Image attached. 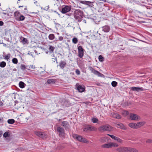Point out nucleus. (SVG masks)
<instances>
[{
	"mask_svg": "<svg viewBox=\"0 0 152 152\" xmlns=\"http://www.w3.org/2000/svg\"><path fill=\"white\" fill-rule=\"evenodd\" d=\"M71 8L70 5H63L62 6L61 12L63 14H65L70 11Z\"/></svg>",
	"mask_w": 152,
	"mask_h": 152,
	"instance_id": "obj_8",
	"label": "nucleus"
},
{
	"mask_svg": "<svg viewBox=\"0 0 152 152\" xmlns=\"http://www.w3.org/2000/svg\"><path fill=\"white\" fill-rule=\"evenodd\" d=\"M102 147L104 148H110L111 147V142L107 144H105L102 145Z\"/></svg>",
	"mask_w": 152,
	"mask_h": 152,
	"instance_id": "obj_23",
	"label": "nucleus"
},
{
	"mask_svg": "<svg viewBox=\"0 0 152 152\" xmlns=\"http://www.w3.org/2000/svg\"><path fill=\"white\" fill-rule=\"evenodd\" d=\"M74 15L75 19L78 22H80L83 16V12L80 10H76L74 12Z\"/></svg>",
	"mask_w": 152,
	"mask_h": 152,
	"instance_id": "obj_1",
	"label": "nucleus"
},
{
	"mask_svg": "<svg viewBox=\"0 0 152 152\" xmlns=\"http://www.w3.org/2000/svg\"><path fill=\"white\" fill-rule=\"evenodd\" d=\"M3 121V118H0V122L2 121Z\"/></svg>",
	"mask_w": 152,
	"mask_h": 152,
	"instance_id": "obj_54",
	"label": "nucleus"
},
{
	"mask_svg": "<svg viewBox=\"0 0 152 152\" xmlns=\"http://www.w3.org/2000/svg\"><path fill=\"white\" fill-rule=\"evenodd\" d=\"M35 68L34 66L33 65H29L27 66V69L29 70H32Z\"/></svg>",
	"mask_w": 152,
	"mask_h": 152,
	"instance_id": "obj_28",
	"label": "nucleus"
},
{
	"mask_svg": "<svg viewBox=\"0 0 152 152\" xmlns=\"http://www.w3.org/2000/svg\"><path fill=\"white\" fill-rule=\"evenodd\" d=\"M131 90L133 91H136L137 92L139 91H143L145 90L143 88H139V87H132L131 88Z\"/></svg>",
	"mask_w": 152,
	"mask_h": 152,
	"instance_id": "obj_14",
	"label": "nucleus"
},
{
	"mask_svg": "<svg viewBox=\"0 0 152 152\" xmlns=\"http://www.w3.org/2000/svg\"><path fill=\"white\" fill-rule=\"evenodd\" d=\"M96 128L94 126L89 125H86L83 129V131L86 132H88L89 131H96Z\"/></svg>",
	"mask_w": 152,
	"mask_h": 152,
	"instance_id": "obj_5",
	"label": "nucleus"
},
{
	"mask_svg": "<svg viewBox=\"0 0 152 152\" xmlns=\"http://www.w3.org/2000/svg\"><path fill=\"white\" fill-rule=\"evenodd\" d=\"M77 49L78 57L80 58H82L84 56V49H83L82 46L81 45L78 46Z\"/></svg>",
	"mask_w": 152,
	"mask_h": 152,
	"instance_id": "obj_9",
	"label": "nucleus"
},
{
	"mask_svg": "<svg viewBox=\"0 0 152 152\" xmlns=\"http://www.w3.org/2000/svg\"><path fill=\"white\" fill-rule=\"evenodd\" d=\"M102 28L103 31L106 32H109L110 29V27L108 26H103Z\"/></svg>",
	"mask_w": 152,
	"mask_h": 152,
	"instance_id": "obj_21",
	"label": "nucleus"
},
{
	"mask_svg": "<svg viewBox=\"0 0 152 152\" xmlns=\"http://www.w3.org/2000/svg\"><path fill=\"white\" fill-rule=\"evenodd\" d=\"M15 121L13 119H8L7 121V122L10 124H14L15 122Z\"/></svg>",
	"mask_w": 152,
	"mask_h": 152,
	"instance_id": "obj_33",
	"label": "nucleus"
},
{
	"mask_svg": "<svg viewBox=\"0 0 152 152\" xmlns=\"http://www.w3.org/2000/svg\"><path fill=\"white\" fill-rule=\"evenodd\" d=\"M130 118L132 120L138 121L140 119V117L136 114L131 113L130 115Z\"/></svg>",
	"mask_w": 152,
	"mask_h": 152,
	"instance_id": "obj_10",
	"label": "nucleus"
},
{
	"mask_svg": "<svg viewBox=\"0 0 152 152\" xmlns=\"http://www.w3.org/2000/svg\"><path fill=\"white\" fill-rule=\"evenodd\" d=\"M107 135L113 139L114 140H116L118 142H120L121 143L123 142V140L121 139L120 138L116 137L115 136H114L113 135L109 134H108Z\"/></svg>",
	"mask_w": 152,
	"mask_h": 152,
	"instance_id": "obj_12",
	"label": "nucleus"
},
{
	"mask_svg": "<svg viewBox=\"0 0 152 152\" xmlns=\"http://www.w3.org/2000/svg\"><path fill=\"white\" fill-rule=\"evenodd\" d=\"M72 41L73 43L76 44L78 42V40L76 38L74 37L72 39Z\"/></svg>",
	"mask_w": 152,
	"mask_h": 152,
	"instance_id": "obj_43",
	"label": "nucleus"
},
{
	"mask_svg": "<svg viewBox=\"0 0 152 152\" xmlns=\"http://www.w3.org/2000/svg\"><path fill=\"white\" fill-rule=\"evenodd\" d=\"M146 142L147 143H152V140L151 139H148L146 141Z\"/></svg>",
	"mask_w": 152,
	"mask_h": 152,
	"instance_id": "obj_45",
	"label": "nucleus"
},
{
	"mask_svg": "<svg viewBox=\"0 0 152 152\" xmlns=\"http://www.w3.org/2000/svg\"><path fill=\"white\" fill-rule=\"evenodd\" d=\"M10 54L9 53L5 56L4 58L6 60H8L10 58Z\"/></svg>",
	"mask_w": 152,
	"mask_h": 152,
	"instance_id": "obj_37",
	"label": "nucleus"
},
{
	"mask_svg": "<svg viewBox=\"0 0 152 152\" xmlns=\"http://www.w3.org/2000/svg\"><path fill=\"white\" fill-rule=\"evenodd\" d=\"M56 81V80L49 79L47 81V83H48L50 84H53Z\"/></svg>",
	"mask_w": 152,
	"mask_h": 152,
	"instance_id": "obj_27",
	"label": "nucleus"
},
{
	"mask_svg": "<svg viewBox=\"0 0 152 152\" xmlns=\"http://www.w3.org/2000/svg\"><path fill=\"white\" fill-rule=\"evenodd\" d=\"M117 83L115 81H113L111 83L112 86L114 87H116L117 85Z\"/></svg>",
	"mask_w": 152,
	"mask_h": 152,
	"instance_id": "obj_42",
	"label": "nucleus"
},
{
	"mask_svg": "<svg viewBox=\"0 0 152 152\" xmlns=\"http://www.w3.org/2000/svg\"><path fill=\"white\" fill-rule=\"evenodd\" d=\"M116 126L121 129L123 130H125L126 129V128L125 126L122 123H120L118 124H117L116 125Z\"/></svg>",
	"mask_w": 152,
	"mask_h": 152,
	"instance_id": "obj_19",
	"label": "nucleus"
},
{
	"mask_svg": "<svg viewBox=\"0 0 152 152\" xmlns=\"http://www.w3.org/2000/svg\"><path fill=\"white\" fill-rule=\"evenodd\" d=\"M127 152H138V151L135 148L127 147Z\"/></svg>",
	"mask_w": 152,
	"mask_h": 152,
	"instance_id": "obj_18",
	"label": "nucleus"
},
{
	"mask_svg": "<svg viewBox=\"0 0 152 152\" xmlns=\"http://www.w3.org/2000/svg\"><path fill=\"white\" fill-rule=\"evenodd\" d=\"M20 68L22 69H25L26 68L25 66L23 64L21 65Z\"/></svg>",
	"mask_w": 152,
	"mask_h": 152,
	"instance_id": "obj_47",
	"label": "nucleus"
},
{
	"mask_svg": "<svg viewBox=\"0 0 152 152\" xmlns=\"http://www.w3.org/2000/svg\"><path fill=\"white\" fill-rule=\"evenodd\" d=\"M89 68L90 70L91 71V72L93 73L94 71L95 70L93 68L91 67H90Z\"/></svg>",
	"mask_w": 152,
	"mask_h": 152,
	"instance_id": "obj_48",
	"label": "nucleus"
},
{
	"mask_svg": "<svg viewBox=\"0 0 152 152\" xmlns=\"http://www.w3.org/2000/svg\"><path fill=\"white\" fill-rule=\"evenodd\" d=\"M2 131H0V137H1L2 135Z\"/></svg>",
	"mask_w": 152,
	"mask_h": 152,
	"instance_id": "obj_53",
	"label": "nucleus"
},
{
	"mask_svg": "<svg viewBox=\"0 0 152 152\" xmlns=\"http://www.w3.org/2000/svg\"><path fill=\"white\" fill-rule=\"evenodd\" d=\"M19 85L20 87L22 88H24L26 86L25 84L22 81H20L19 83Z\"/></svg>",
	"mask_w": 152,
	"mask_h": 152,
	"instance_id": "obj_26",
	"label": "nucleus"
},
{
	"mask_svg": "<svg viewBox=\"0 0 152 152\" xmlns=\"http://www.w3.org/2000/svg\"><path fill=\"white\" fill-rule=\"evenodd\" d=\"M14 17L16 20L19 21L23 20L25 18L24 16L21 15L20 12L18 11H15L14 13Z\"/></svg>",
	"mask_w": 152,
	"mask_h": 152,
	"instance_id": "obj_3",
	"label": "nucleus"
},
{
	"mask_svg": "<svg viewBox=\"0 0 152 152\" xmlns=\"http://www.w3.org/2000/svg\"><path fill=\"white\" fill-rule=\"evenodd\" d=\"M26 119H27V120H28V119H27V118H26Z\"/></svg>",
	"mask_w": 152,
	"mask_h": 152,
	"instance_id": "obj_55",
	"label": "nucleus"
},
{
	"mask_svg": "<svg viewBox=\"0 0 152 152\" xmlns=\"http://www.w3.org/2000/svg\"><path fill=\"white\" fill-rule=\"evenodd\" d=\"M59 39L60 41H61L63 39V37H59Z\"/></svg>",
	"mask_w": 152,
	"mask_h": 152,
	"instance_id": "obj_51",
	"label": "nucleus"
},
{
	"mask_svg": "<svg viewBox=\"0 0 152 152\" xmlns=\"http://www.w3.org/2000/svg\"><path fill=\"white\" fill-rule=\"evenodd\" d=\"M72 137L75 139H77L78 141L85 143H88V141L86 138H83L81 136L76 134L72 135Z\"/></svg>",
	"mask_w": 152,
	"mask_h": 152,
	"instance_id": "obj_4",
	"label": "nucleus"
},
{
	"mask_svg": "<svg viewBox=\"0 0 152 152\" xmlns=\"http://www.w3.org/2000/svg\"><path fill=\"white\" fill-rule=\"evenodd\" d=\"M111 147H117L118 146V144L115 142H111Z\"/></svg>",
	"mask_w": 152,
	"mask_h": 152,
	"instance_id": "obj_38",
	"label": "nucleus"
},
{
	"mask_svg": "<svg viewBox=\"0 0 152 152\" xmlns=\"http://www.w3.org/2000/svg\"><path fill=\"white\" fill-rule=\"evenodd\" d=\"M75 72L77 75H79L80 74V72L78 69H76L75 70Z\"/></svg>",
	"mask_w": 152,
	"mask_h": 152,
	"instance_id": "obj_46",
	"label": "nucleus"
},
{
	"mask_svg": "<svg viewBox=\"0 0 152 152\" xmlns=\"http://www.w3.org/2000/svg\"><path fill=\"white\" fill-rule=\"evenodd\" d=\"M3 105V103L1 101H0V106H2Z\"/></svg>",
	"mask_w": 152,
	"mask_h": 152,
	"instance_id": "obj_52",
	"label": "nucleus"
},
{
	"mask_svg": "<svg viewBox=\"0 0 152 152\" xmlns=\"http://www.w3.org/2000/svg\"><path fill=\"white\" fill-rule=\"evenodd\" d=\"M80 3H81L85 4V3L86 2V1H80Z\"/></svg>",
	"mask_w": 152,
	"mask_h": 152,
	"instance_id": "obj_49",
	"label": "nucleus"
},
{
	"mask_svg": "<svg viewBox=\"0 0 152 152\" xmlns=\"http://www.w3.org/2000/svg\"><path fill=\"white\" fill-rule=\"evenodd\" d=\"M26 119H27V120H28V119H27V118H26Z\"/></svg>",
	"mask_w": 152,
	"mask_h": 152,
	"instance_id": "obj_56",
	"label": "nucleus"
},
{
	"mask_svg": "<svg viewBox=\"0 0 152 152\" xmlns=\"http://www.w3.org/2000/svg\"><path fill=\"white\" fill-rule=\"evenodd\" d=\"M91 121L93 123H97L98 121V119L95 118H92L91 119Z\"/></svg>",
	"mask_w": 152,
	"mask_h": 152,
	"instance_id": "obj_32",
	"label": "nucleus"
},
{
	"mask_svg": "<svg viewBox=\"0 0 152 152\" xmlns=\"http://www.w3.org/2000/svg\"><path fill=\"white\" fill-rule=\"evenodd\" d=\"M55 38L54 35L53 34H50L48 36V38L51 40H53Z\"/></svg>",
	"mask_w": 152,
	"mask_h": 152,
	"instance_id": "obj_31",
	"label": "nucleus"
},
{
	"mask_svg": "<svg viewBox=\"0 0 152 152\" xmlns=\"http://www.w3.org/2000/svg\"><path fill=\"white\" fill-rule=\"evenodd\" d=\"M145 124L144 121L140 122L136 124L137 129L140 128L142 126L144 125Z\"/></svg>",
	"mask_w": 152,
	"mask_h": 152,
	"instance_id": "obj_20",
	"label": "nucleus"
},
{
	"mask_svg": "<svg viewBox=\"0 0 152 152\" xmlns=\"http://www.w3.org/2000/svg\"><path fill=\"white\" fill-rule=\"evenodd\" d=\"M6 65V63L4 61H2L0 63V66L1 67H4Z\"/></svg>",
	"mask_w": 152,
	"mask_h": 152,
	"instance_id": "obj_35",
	"label": "nucleus"
},
{
	"mask_svg": "<svg viewBox=\"0 0 152 152\" xmlns=\"http://www.w3.org/2000/svg\"><path fill=\"white\" fill-rule=\"evenodd\" d=\"M62 125L65 128L66 130L69 129V124L66 121H64L62 123Z\"/></svg>",
	"mask_w": 152,
	"mask_h": 152,
	"instance_id": "obj_17",
	"label": "nucleus"
},
{
	"mask_svg": "<svg viewBox=\"0 0 152 152\" xmlns=\"http://www.w3.org/2000/svg\"><path fill=\"white\" fill-rule=\"evenodd\" d=\"M23 38L22 40L20 42H22L23 44H25L27 43L28 40L27 39L25 38H23L21 37L20 38V39H21V38Z\"/></svg>",
	"mask_w": 152,
	"mask_h": 152,
	"instance_id": "obj_30",
	"label": "nucleus"
},
{
	"mask_svg": "<svg viewBox=\"0 0 152 152\" xmlns=\"http://www.w3.org/2000/svg\"><path fill=\"white\" fill-rule=\"evenodd\" d=\"M54 49L55 48L54 47L51 45L49 46V50L50 52H53Z\"/></svg>",
	"mask_w": 152,
	"mask_h": 152,
	"instance_id": "obj_39",
	"label": "nucleus"
},
{
	"mask_svg": "<svg viewBox=\"0 0 152 152\" xmlns=\"http://www.w3.org/2000/svg\"><path fill=\"white\" fill-rule=\"evenodd\" d=\"M127 147H121L116 149V151L119 152H127Z\"/></svg>",
	"mask_w": 152,
	"mask_h": 152,
	"instance_id": "obj_15",
	"label": "nucleus"
},
{
	"mask_svg": "<svg viewBox=\"0 0 152 152\" xmlns=\"http://www.w3.org/2000/svg\"><path fill=\"white\" fill-rule=\"evenodd\" d=\"M26 119H27V120H28V119H27V118H26Z\"/></svg>",
	"mask_w": 152,
	"mask_h": 152,
	"instance_id": "obj_57",
	"label": "nucleus"
},
{
	"mask_svg": "<svg viewBox=\"0 0 152 152\" xmlns=\"http://www.w3.org/2000/svg\"><path fill=\"white\" fill-rule=\"evenodd\" d=\"M12 62L14 64H17L18 63V60L16 58H14L12 59Z\"/></svg>",
	"mask_w": 152,
	"mask_h": 152,
	"instance_id": "obj_41",
	"label": "nucleus"
},
{
	"mask_svg": "<svg viewBox=\"0 0 152 152\" xmlns=\"http://www.w3.org/2000/svg\"><path fill=\"white\" fill-rule=\"evenodd\" d=\"M98 59L99 61L103 62L104 61V58L101 55H99L98 57Z\"/></svg>",
	"mask_w": 152,
	"mask_h": 152,
	"instance_id": "obj_34",
	"label": "nucleus"
},
{
	"mask_svg": "<svg viewBox=\"0 0 152 152\" xmlns=\"http://www.w3.org/2000/svg\"><path fill=\"white\" fill-rule=\"evenodd\" d=\"M4 24V23L3 21H0V26H3Z\"/></svg>",
	"mask_w": 152,
	"mask_h": 152,
	"instance_id": "obj_50",
	"label": "nucleus"
},
{
	"mask_svg": "<svg viewBox=\"0 0 152 152\" xmlns=\"http://www.w3.org/2000/svg\"><path fill=\"white\" fill-rule=\"evenodd\" d=\"M99 130L101 132L104 131H112L113 130V128L110 125L107 124L100 126L99 128Z\"/></svg>",
	"mask_w": 152,
	"mask_h": 152,
	"instance_id": "obj_2",
	"label": "nucleus"
},
{
	"mask_svg": "<svg viewBox=\"0 0 152 152\" xmlns=\"http://www.w3.org/2000/svg\"><path fill=\"white\" fill-rule=\"evenodd\" d=\"M129 114V112L127 110H123L122 112V114L124 116H126Z\"/></svg>",
	"mask_w": 152,
	"mask_h": 152,
	"instance_id": "obj_29",
	"label": "nucleus"
},
{
	"mask_svg": "<svg viewBox=\"0 0 152 152\" xmlns=\"http://www.w3.org/2000/svg\"><path fill=\"white\" fill-rule=\"evenodd\" d=\"M35 134L36 135L42 138H46L47 137V135L45 133L41 132H35Z\"/></svg>",
	"mask_w": 152,
	"mask_h": 152,
	"instance_id": "obj_11",
	"label": "nucleus"
},
{
	"mask_svg": "<svg viewBox=\"0 0 152 152\" xmlns=\"http://www.w3.org/2000/svg\"><path fill=\"white\" fill-rule=\"evenodd\" d=\"M93 73H94V74H95V75H98V76H100V75L101 74L99 72L97 71L96 70H95L94 71V72H93Z\"/></svg>",
	"mask_w": 152,
	"mask_h": 152,
	"instance_id": "obj_44",
	"label": "nucleus"
},
{
	"mask_svg": "<svg viewBox=\"0 0 152 152\" xmlns=\"http://www.w3.org/2000/svg\"><path fill=\"white\" fill-rule=\"evenodd\" d=\"M57 131L59 133V136L61 137H64L65 136L64 130L61 126H58L57 128Z\"/></svg>",
	"mask_w": 152,
	"mask_h": 152,
	"instance_id": "obj_6",
	"label": "nucleus"
},
{
	"mask_svg": "<svg viewBox=\"0 0 152 152\" xmlns=\"http://www.w3.org/2000/svg\"><path fill=\"white\" fill-rule=\"evenodd\" d=\"M113 116L114 118L118 119H119L121 118V116L120 115L116 113H114L113 115Z\"/></svg>",
	"mask_w": 152,
	"mask_h": 152,
	"instance_id": "obj_25",
	"label": "nucleus"
},
{
	"mask_svg": "<svg viewBox=\"0 0 152 152\" xmlns=\"http://www.w3.org/2000/svg\"><path fill=\"white\" fill-rule=\"evenodd\" d=\"M86 87L84 85H80L77 83L75 85V89L80 92L82 93L85 91Z\"/></svg>",
	"mask_w": 152,
	"mask_h": 152,
	"instance_id": "obj_7",
	"label": "nucleus"
},
{
	"mask_svg": "<svg viewBox=\"0 0 152 152\" xmlns=\"http://www.w3.org/2000/svg\"><path fill=\"white\" fill-rule=\"evenodd\" d=\"M19 5L18 7L19 8H21L20 10L21 12H23V11L27 10V7L26 6H24L23 5Z\"/></svg>",
	"mask_w": 152,
	"mask_h": 152,
	"instance_id": "obj_22",
	"label": "nucleus"
},
{
	"mask_svg": "<svg viewBox=\"0 0 152 152\" xmlns=\"http://www.w3.org/2000/svg\"><path fill=\"white\" fill-rule=\"evenodd\" d=\"M10 135L9 134V132H5L3 134V136L4 137H8Z\"/></svg>",
	"mask_w": 152,
	"mask_h": 152,
	"instance_id": "obj_40",
	"label": "nucleus"
},
{
	"mask_svg": "<svg viewBox=\"0 0 152 152\" xmlns=\"http://www.w3.org/2000/svg\"><path fill=\"white\" fill-rule=\"evenodd\" d=\"M129 127L132 128L137 129L136 124V123H130L129 124Z\"/></svg>",
	"mask_w": 152,
	"mask_h": 152,
	"instance_id": "obj_24",
	"label": "nucleus"
},
{
	"mask_svg": "<svg viewBox=\"0 0 152 152\" xmlns=\"http://www.w3.org/2000/svg\"><path fill=\"white\" fill-rule=\"evenodd\" d=\"M66 63L65 61H61L59 63V66L61 69H63L66 66Z\"/></svg>",
	"mask_w": 152,
	"mask_h": 152,
	"instance_id": "obj_16",
	"label": "nucleus"
},
{
	"mask_svg": "<svg viewBox=\"0 0 152 152\" xmlns=\"http://www.w3.org/2000/svg\"><path fill=\"white\" fill-rule=\"evenodd\" d=\"M62 104L65 107H69L72 105V104L66 100H64L61 102Z\"/></svg>",
	"mask_w": 152,
	"mask_h": 152,
	"instance_id": "obj_13",
	"label": "nucleus"
},
{
	"mask_svg": "<svg viewBox=\"0 0 152 152\" xmlns=\"http://www.w3.org/2000/svg\"><path fill=\"white\" fill-rule=\"evenodd\" d=\"M25 2L24 0H18L17 2V4L18 5H21L22 4H23Z\"/></svg>",
	"mask_w": 152,
	"mask_h": 152,
	"instance_id": "obj_36",
	"label": "nucleus"
}]
</instances>
